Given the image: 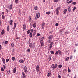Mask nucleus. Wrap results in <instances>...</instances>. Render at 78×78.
Instances as JSON below:
<instances>
[{
  "mask_svg": "<svg viewBox=\"0 0 78 78\" xmlns=\"http://www.w3.org/2000/svg\"><path fill=\"white\" fill-rule=\"evenodd\" d=\"M42 27L43 29L44 28V27H45V23L43 22L42 25Z\"/></svg>",
  "mask_w": 78,
  "mask_h": 78,
  "instance_id": "10",
  "label": "nucleus"
},
{
  "mask_svg": "<svg viewBox=\"0 0 78 78\" xmlns=\"http://www.w3.org/2000/svg\"><path fill=\"white\" fill-rule=\"evenodd\" d=\"M34 33H36V30H35L34 31Z\"/></svg>",
  "mask_w": 78,
  "mask_h": 78,
  "instance_id": "55",
  "label": "nucleus"
},
{
  "mask_svg": "<svg viewBox=\"0 0 78 78\" xmlns=\"http://www.w3.org/2000/svg\"><path fill=\"white\" fill-rule=\"evenodd\" d=\"M24 71L25 73H27V67L26 66H25L23 68Z\"/></svg>",
  "mask_w": 78,
  "mask_h": 78,
  "instance_id": "5",
  "label": "nucleus"
},
{
  "mask_svg": "<svg viewBox=\"0 0 78 78\" xmlns=\"http://www.w3.org/2000/svg\"><path fill=\"white\" fill-rule=\"evenodd\" d=\"M11 46L12 47H14V43H12L11 44Z\"/></svg>",
  "mask_w": 78,
  "mask_h": 78,
  "instance_id": "29",
  "label": "nucleus"
},
{
  "mask_svg": "<svg viewBox=\"0 0 78 78\" xmlns=\"http://www.w3.org/2000/svg\"><path fill=\"white\" fill-rule=\"evenodd\" d=\"M48 59H49V61H51V55H48Z\"/></svg>",
  "mask_w": 78,
  "mask_h": 78,
  "instance_id": "11",
  "label": "nucleus"
},
{
  "mask_svg": "<svg viewBox=\"0 0 78 78\" xmlns=\"http://www.w3.org/2000/svg\"><path fill=\"white\" fill-rule=\"evenodd\" d=\"M10 72V71H8L6 72V73L7 74H9Z\"/></svg>",
  "mask_w": 78,
  "mask_h": 78,
  "instance_id": "44",
  "label": "nucleus"
},
{
  "mask_svg": "<svg viewBox=\"0 0 78 78\" xmlns=\"http://www.w3.org/2000/svg\"><path fill=\"white\" fill-rule=\"evenodd\" d=\"M60 9V7H57L56 9V14L57 15H58L59 14V9Z\"/></svg>",
  "mask_w": 78,
  "mask_h": 78,
  "instance_id": "4",
  "label": "nucleus"
},
{
  "mask_svg": "<svg viewBox=\"0 0 78 78\" xmlns=\"http://www.w3.org/2000/svg\"><path fill=\"white\" fill-rule=\"evenodd\" d=\"M29 35L30 37H32V36H33V34H32V33H31V32H30V34Z\"/></svg>",
  "mask_w": 78,
  "mask_h": 78,
  "instance_id": "28",
  "label": "nucleus"
},
{
  "mask_svg": "<svg viewBox=\"0 0 78 78\" xmlns=\"http://www.w3.org/2000/svg\"><path fill=\"white\" fill-rule=\"evenodd\" d=\"M29 22H31V16H29Z\"/></svg>",
  "mask_w": 78,
  "mask_h": 78,
  "instance_id": "9",
  "label": "nucleus"
},
{
  "mask_svg": "<svg viewBox=\"0 0 78 78\" xmlns=\"http://www.w3.org/2000/svg\"><path fill=\"white\" fill-rule=\"evenodd\" d=\"M22 73L23 78H26V75H25V73H24V72H23Z\"/></svg>",
  "mask_w": 78,
  "mask_h": 78,
  "instance_id": "7",
  "label": "nucleus"
},
{
  "mask_svg": "<svg viewBox=\"0 0 78 78\" xmlns=\"http://www.w3.org/2000/svg\"><path fill=\"white\" fill-rule=\"evenodd\" d=\"M67 9H64L63 11V14H66V13L67 12Z\"/></svg>",
  "mask_w": 78,
  "mask_h": 78,
  "instance_id": "16",
  "label": "nucleus"
},
{
  "mask_svg": "<svg viewBox=\"0 0 78 78\" xmlns=\"http://www.w3.org/2000/svg\"><path fill=\"white\" fill-rule=\"evenodd\" d=\"M33 26L34 28H36V23H34L33 25Z\"/></svg>",
  "mask_w": 78,
  "mask_h": 78,
  "instance_id": "13",
  "label": "nucleus"
},
{
  "mask_svg": "<svg viewBox=\"0 0 78 78\" xmlns=\"http://www.w3.org/2000/svg\"><path fill=\"white\" fill-rule=\"evenodd\" d=\"M12 61H14L15 60V57H12Z\"/></svg>",
  "mask_w": 78,
  "mask_h": 78,
  "instance_id": "41",
  "label": "nucleus"
},
{
  "mask_svg": "<svg viewBox=\"0 0 78 78\" xmlns=\"http://www.w3.org/2000/svg\"><path fill=\"white\" fill-rule=\"evenodd\" d=\"M51 53L52 54V55H53V54H54L55 53H54V51H51Z\"/></svg>",
  "mask_w": 78,
  "mask_h": 78,
  "instance_id": "38",
  "label": "nucleus"
},
{
  "mask_svg": "<svg viewBox=\"0 0 78 78\" xmlns=\"http://www.w3.org/2000/svg\"><path fill=\"white\" fill-rule=\"evenodd\" d=\"M7 31H9V26L8 25L7 26Z\"/></svg>",
  "mask_w": 78,
  "mask_h": 78,
  "instance_id": "21",
  "label": "nucleus"
},
{
  "mask_svg": "<svg viewBox=\"0 0 78 78\" xmlns=\"http://www.w3.org/2000/svg\"><path fill=\"white\" fill-rule=\"evenodd\" d=\"M51 13V12H46V14L47 15H49V14H50Z\"/></svg>",
  "mask_w": 78,
  "mask_h": 78,
  "instance_id": "23",
  "label": "nucleus"
},
{
  "mask_svg": "<svg viewBox=\"0 0 78 78\" xmlns=\"http://www.w3.org/2000/svg\"><path fill=\"white\" fill-rule=\"evenodd\" d=\"M61 67H62V65H58V68L59 69H61Z\"/></svg>",
  "mask_w": 78,
  "mask_h": 78,
  "instance_id": "33",
  "label": "nucleus"
},
{
  "mask_svg": "<svg viewBox=\"0 0 78 78\" xmlns=\"http://www.w3.org/2000/svg\"><path fill=\"white\" fill-rule=\"evenodd\" d=\"M72 4L73 5H76V2H72Z\"/></svg>",
  "mask_w": 78,
  "mask_h": 78,
  "instance_id": "36",
  "label": "nucleus"
},
{
  "mask_svg": "<svg viewBox=\"0 0 78 78\" xmlns=\"http://www.w3.org/2000/svg\"><path fill=\"white\" fill-rule=\"evenodd\" d=\"M16 70H17V68H16V67H15L13 71V72L15 73L16 72Z\"/></svg>",
  "mask_w": 78,
  "mask_h": 78,
  "instance_id": "19",
  "label": "nucleus"
},
{
  "mask_svg": "<svg viewBox=\"0 0 78 78\" xmlns=\"http://www.w3.org/2000/svg\"><path fill=\"white\" fill-rule=\"evenodd\" d=\"M30 30H28V31L27 32V34H30Z\"/></svg>",
  "mask_w": 78,
  "mask_h": 78,
  "instance_id": "32",
  "label": "nucleus"
},
{
  "mask_svg": "<svg viewBox=\"0 0 78 78\" xmlns=\"http://www.w3.org/2000/svg\"><path fill=\"white\" fill-rule=\"evenodd\" d=\"M35 35H36V33H34L33 34V35L35 36Z\"/></svg>",
  "mask_w": 78,
  "mask_h": 78,
  "instance_id": "63",
  "label": "nucleus"
},
{
  "mask_svg": "<svg viewBox=\"0 0 78 78\" xmlns=\"http://www.w3.org/2000/svg\"><path fill=\"white\" fill-rule=\"evenodd\" d=\"M58 78H61V76L59 74L58 75Z\"/></svg>",
  "mask_w": 78,
  "mask_h": 78,
  "instance_id": "58",
  "label": "nucleus"
},
{
  "mask_svg": "<svg viewBox=\"0 0 78 78\" xmlns=\"http://www.w3.org/2000/svg\"><path fill=\"white\" fill-rule=\"evenodd\" d=\"M10 9L11 10L12 9V4H11L10 5Z\"/></svg>",
  "mask_w": 78,
  "mask_h": 78,
  "instance_id": "20",
  "label": "nucleus"
},
{
  "mask_svg": "<svg viewBox=\"0 0 78 78\" xmlns=\"http://www.w3.org/2000/svg\"><path fill=\"white\" fill-rule=\"evenodd\" d=\"M51 75V73H49L47 75V76L48 77H49V76H50Z\"/></svg>",
  "mask_w": 78,
  "mask_h": 78,
  "instance_id": "34",
  "label": "nucleus"
},
{
  "mask_svg": "<svg viewBox=\"0 0 78 78\" xmlns=\"http://www.w3.org/2000/svg\"><path fill=\"white\" fill-rule=\"evenodd\" d=\"M72 2H73V1H72V0H70L69 1L67 2V3H68V4L70 3H72Z\"/></svg>",
  "mask_w": 78,
  "mask_h": 78,
  "instance_id": "26",
  "label": "nucleus"
},
{
  "mask_svg": "<svg viewBox=\"0 0 78 78\" xmlns=\"http://www.w3.org/2000/svg\"><path fill=\"white\" fill-rule=\"evenodd\" d=\"M52 48V45L50 44L49 48L51 49Z\"/></svg>",
  "mask_w": 78,
  "mask_h": 78,
  "instance_id": "47",
  "label": "nucleus"
},
{
  "mask_svg": "<svg viewBox=\"0 0 78 78\" xmlns=\"http://www.w3.org/2000/svg\"><path fill=\"white\" fill-rule=\"evenodd\" d=\"M57 52L58 53H59L60 55H61V50H58L57 51Z\"/></svg>",
  "mask_w": 78,
  "mask_h": 78,
  "instance_id": "18",
  "label": "nucleus"
},
{
  "mask_svg": "<svg viewBox=\"0 0 78 78\" xmlns=\"http://www.w3.org/2000/svg\"><path fill=\"white\" fill-rule=\"evenodd\" d=\"M37 36H40V34L37 33Z\"/></svg>",
  "mask_w": 78,
  "mask_h": 78,
  "instance_id": "56",
  "label": "nucleus"
},
{
  "mask_svg": "<svg viewBox=\"0 0 78 78\" xmlns=\"http://www.w3.org/2000/svg\"><path fill=\"white\" fill-rule=\"evenodd\" d=\"M27 51H28V52H30V49H27Z\"/></svg>",
  "mask_w": 78,
  "mask_h": 78,
  "instance_id": "61",
  "label": "nucleus"
},
{
  "mask_svg": "<svg viewBox=\"0 0 78 78\" xmlns=\"http://www.w3.org/2000/svg\"><path fill=\"white\" fill-rule=\"evenodd\" d=\"M49 40H48V42L49 43H50L51 41H52V39H53V35H51L49 36L48 37V38Z\"/></svg>",
  "mask_w": 78,
  "mask_h": 78,
  "instance_id": "1",
  "label": "nucleus"
},
{
  "mask_svg": "<svg viewBox=\"0 0 78 78\" xmlns=\"http://www.w3.org/2000/svg\"><path fill=\"white\" fill-rule=\"evenodd\" d=\"M54 2H58V0H54Z\"/></svg>",
  "mask_w": 78,
  "mask_h": 78,
  "instance_id": "52",
  "label": "nucleus"
},
{
  "mask_svg": "<svg viewBox=\"0 0 78 78\" xmlns=\"http://www.w3.org/2000/svg\"><path fill=\"white\" fill-rule=\"evenodd\" d=\"M70 59H72V58H73V56H71L70 57Z\"/></svg>",
  "mask_w": 78,
  "mask_h": 78,
  "instance_id": "50",
  "label": "nucleus"
},
{
  "mask_svg": "<svg viewBox=\"0 0 78 78\" xmlns=\"http://www.w3.org/2000/svg\"><path fill=\"white\" fill-rule=\"evenodd\" d=\"M4 33H5V31L3 30H2V31L1 32V34L2 35H3V34H4Z\"/></svg>",
  "mask_w": 78,
  "mask_h": 78,
  "instance_id": "27",
  "label": "nucleus"
},
{
  "mask_svg": "<svg viewBox=\"0 0 78 78\" xmlns=\"http://www.w3.org/2000/svg\"><path fill=\"white\" fill-rule=\"evenodd\" d=\"M1 70L2 71V72H3L4 71V69H3V68L2 67L1 68Z\"/></svg>",
  "mask_w": 78,
  "mask_h": 78,
  "instance_id": "40",
  "label": "nucleus"
},
{
  "mask_svg": "<svg viewBox=\"0 0 78 78\" xmlns=\"http://www.w3.org/2000/svg\"><path fill=\"white\" fill-rule=\"evenodd\" d=\"M0 50H2V46L0 44Z\"/></svg>",
  "mask_w": 78,
  "mask_h": 78,
  "instance_id": "60",
  "label": "nucleus"
},
{
  "mask_svg": "<svg viewBox=\"0 0 78 78\" xmlns=\"http://www.w3.org/2000/svg\"><path fill=\"white\" fill-rule=\"evenodd\" d=\"M36 69V72H39V71H40V70H39V65H37L36 66V67L35 68Z\"/></svg>",
  "mask_w": 78,
  "mask_h": 78,
  "instance_id": "3",
  "label": "nucleus"
},
{
  "mask_svg": "<svg viewBox=\"0 0 78 78\" xmlns=\"http://www.w3.org/2000/svg\"><path fill=\"white\" fill-rule=\"evenodd\" d=\"M8 41H6L5 42V44H8Z\"/></svg>",
  "mask_w": 78,
  "mask_h": 78,
  "instance_id": "49",
  "label": "nucleus"
},
{
  "mask_svg": "<svg viewBox=\"0 0 78 78\" xmlns=\"http://www.w3.org/2000/svg\"><path fill=\"white\" fill-rule=\"evenodd\" d=\"M6 62H8V61H9V59L8 58H6Z\"/></svg>",
  "mask_w": 78,
  "mask_h": 78,
  "instance_id": "51",
  "label": "nucleus"
},
{
  "mask_svg": "<svg viewBox=\"0 0 78 78\" xmlns=\"http://www.w3.org/2000/svg\"><path fill=\"white\" fill-rule=\"evenodd\" d=\"M41 41H40V42H44L43 41H44V37H43L41 39Z\"/></svg>",
  "mask_w": 78,
  "mask_h": 78,
  "instance_id": "31",
  "label": "nucleus"
},
{
  "mask_svg": "<svg viewBox=\"0 0 78 78\" xmlns=\"http://www.w3.org/2000/svg\"><path fill=\"white\" fill-rule=\"evenodd\" d=\"M59 25V23H56L55 24V26L57 27V26H58Z\"/></svg>",
  "mask_w": 78,
  "mask_h": 78,
  "instance_id": "48",
  "label": "nucleus"
},
{
  "mask_svg": "<svg viewBox=\"0 0 78 78\" xmlns=\"http://www.w3.org/2000/svg\"><path fill=\"white\" fill-rule=\"evenodd\" d=\"M23 31H25L26 30V25L24 24L23 26Z\"/></svg>",
  "mask_w": 78,
  "mask_h": 78,
  "instance_id": "6",
  "label": "nucleus"
},
{
  "mask_svg": "<svg viewBox=\"0 0 78 78\" xmlns=\"http://www.w3.org/2000/svg\"><path fill=\"white\" fill-rule=\"evenodd\" d=\"M58 66V64H55L54 65V64H52L51 66V68L53 69H56V67H57Z\"/></svg>",
  "mask_w": 78,
  "mask_h": 78,
  "instance_id": "2",
  "label": "nucleus"
},
{
  "mask_svg": "<svg viewBox=\"0 0 78 78\" xmlns=\"http://www.w3.org/2000/svg\"><path fill=\"white\" fill-rule=\"evenodd\" d=\"M58 52L56 51L55 53V57L56 56H57V55H58Z\"/></svg>",
  "mask_w": 78,
  "mask_h": 78,
  "instance_id": "39",
  "label": "nucleus"
},
{
  "mask_svg": "<svg viewBox=\"0 0 78 78\" xmlns=\"http://www.w3.org/2000/svg\"><path fill=\"white\" fill-rule=\"evenodd\" d=\"M68 7H69V8L68 9V11L69 12H70V11H71V9H70V6H69Z\"/></svg>",
  "mask_w": 78,
  "mask_h": 78,
  "instance_id": "22",
  "label": "nucleus"
},
{
  "mask_svg": "<svg viewBox=\"0 0 78 78\" xmlns=\"http://www.w3.org/2000/svg\"><path fill=\"white\" fill-rule=\"evenodd\" d=\"M53 42H50V45H53Z\"/></svg>",
  "mask_w": 78,
  "mask_h": 78,
  "instance_id": "46",
  "label": "nucleus"
},
{
  "mask_svg": "<svg viewBox=\"0 0 78 78\" xmlns=\"http://www.w3.org/2000/svg\"><path fill=\"white\" fill-rule=\"evenodd\" d=\"M75 9H76V7H74V8L73 9V11H75Z\"/></svg>",
  "mask_w": 78,
  "mask_h": 78,
  "instance_id": "43",
  "label": "nucleus"
},
{
  "mask_svg": "<svg viewBox=\"0 0 78 78\" xmlns=\"http://www.w3.org/2000/svg\"><path fill=\"white\" fill-rule=\"evenodd\" d=\"M9 22L10 25H12V22H13V20H11L9 21Z\"/></svg>",
  "mask_w": 78,
  "mask_h": 78,
  "instance_id": "15",
  "label": "nucleus"
},
{
  "mask_svg": "<svg viewBox=\"0 0 78 78\" xmlns=\"http://www.w3.org/2000/svg\"><path fill=\"white\" fill-rule=\"evenodd\" d=\"M25 62V60H20L19 61V62H20V63H23V62Z\"/></svg>",
  "mask_w": 78,
  "mask_h": 78,
  "instance_id": "12",
  "label": "nucleus"
},
{
  "mask_svg": "<svg viewBox=\"0 0 78 78\" xmlns=\"http://www.w3.org/2000/svg\"><path fill=\"white\" fill-rule=\"evenodd\" d=\"M2 61L4 64H5V59L4 58H2Z\"/></svg>",
  "mask_w": 78,
  "mask_h": 78,
  "instance_id": "14",
  "label": "nucleus"
},
{
  "mask_svg": "<svg viewBox=\"0 0 78 78\" xmlns=\"http://www.w3.org/2000/svg\"><path fill=\"white\" fill-rule=\"evenodd\" d=\"M69 59V57H67L66 58V59H65L66 61H67Z\"/></svg>",
  "mask_w": 78,
  "mask_h": 78,
  "instance_id": "24",
  "label": "nucleus"
},
{
  "mask_svg": "<svg viewBox=\"0 0 78 78\" xmlns=\"http://www.w3.org/2000/svg\"><path fill=\"white\" fill-rule=\"evenodd\" d=\"M38 8L37 7V6H36V7H35L34 9H35V10H37Z\"/></svg>",
  "mask_w": 78,
  "mask_h": 78,
  "instance_id": "37",
  "label": "nucleus"
},
{
  "mask_svg": "<svg viewBox=\"0 0 78 78\" xmlns=\"http://www.w3.org/2000/svg\"><path fill=\"white\" fill-rule=\"evenodd\" d=\"M30 41H31V40L30 39H29L28 41L29 44H30Z\"/></svg>",
  "mask_w": 78,
  "mask_h": 78,
  "instance_id": "53",
  "label": "nucleus"
},
{
  "mask_svg": "<svg viewBox=\"0 0 78 78\" xmlns=\"http://www.w3.org/2000/svg\"><path fill=\"white\" fill-rule=\"evenodd\" d=\"M75 46H78V44H75Z\"/></svg>",
  "mask_w": 78,
  "mask_h": 78,
  "instance_id": "62",
  "label": "nucleus"
},
{
  "mask_svg": "<svg viewBox=\"0 0 78 78\" xmlns=\"http://www.w3.org/2000/svg\"><path fill=\"white\" fill-rule=\"evenodd\" d=\"M14 26H16V23H14Z\"/></svg>",
  "mask_w": 78,
  "mask_h": 78,
  "instance_id": "64",
  "label": "nucleus"
},
{
  "mask_svg": "<svg viewBox=\"0 0 78 78\" xmlns=\"http://www.w3.org/2000/svg\"><path fill=\"white\" fill-rule=\"evenodd\" d=\"M55 60H56V58H53V60L54 61H55Z\"/></svg>",
  "mask_w": 78,
  "mask_h": 78,
  "instance_id": "59",
  "label": "nucleus"
},
{
  "mask_svg": "<svg viewBox=\"0 0 78 78\" xmlns=\"http://www.w3.org/2000/svg\"><path fill=\"white\" fill-rule=\"evenodd\" d=\"M2 17L3 19H5V16H4V15H2Z\"/></svg>",
  "mask_w": 78,
  "mask_h": 78,
  "instance_id": "42",
  "label": "nucleus"
},
{
  "mask_svg": "<svg viewBox=\"0 0 78 78\" xmlns=\"http://www.w3.org/2000/svg\"><path fill=\"white\" fill-rule=\"evenodd\" d=\"M33 29H30V31H31V33H33Z\"/></svg>",
  "mask_w": 78,
  "mask_h": 78,
  "instance_id": "45",
  "label": "nucleus"
},
{
  "mask_svg": "<svg viewBox=\"0 0 78 78\" xmlns=\"http://www.w3.org/2000/svg\"><path fill=\"white\" fill-rule=\"evenodd\" d=\"M3 67H4V69H5V65H3Z\"/></svg>",
  "mask_w": 78,
  "mask_h": 78,
  "instance_id": "54",
  "label": "nucleus"
},
{
  "mask_svg": "<svg viewBox=\"0 0 78 78\" xmlns=\"http://www.w3.org/2000/svg\"><path fill=\"white\" fill-rule=\"evenodd\" d=\"M35 46V45H32V48H34V47Z\"/></svg>",
  "mask_w": 78,
  "mask_h": 78,
  "instance_id": "57",
  "label": "nucleus"
},
{
  "mask_svg": "<svg viewBox=\"0 0 78 78\" xmlns=\"http://www.w3.org/2000/svg\"><path fill=\"white\" fill-rule=\"evenodd\" d=\"M19 0H15V2L16 3V4H17L18 3V1Z\"/></svg>",
  "mask_w": 78,
  "mask_h": 78,
  "instance_id": "30",
  "label": "nucleus"
},
{
  "mask_svg": "<svg viewBox=\"0 0 78 78\" xmlns=\"http://www.w3.org/2000/svg\"><path fill=\"white\" fill-rule=\"evenodd\" d=\"M41 42V47L44 46V41H40Z\"/></svg>",
  "mask_w": 78,
  "mask_h": 78,
  "instance_id": "17",
  "label": "nucleus"
},
{
  "mask_svg": "<svg viewBox=\"0 0 78 78\" xmlns=\"http://www.w3.org/2000/svg\"><path fill=\"white\" fill-rule=\"evenodd\" d=\"M40 13H37L36 14V16L37 18H39L40 17Z\"/></svg>",
  "mask_w": 78,
  "mask_h": 78,
  "instance_id": "8",
  "label": "nucleus"
},
{
  "mask_svg": "<svg viewBox=\"0 0 78 78\" xmlns=\"http://www.w3.org/2000/svg\"><path fill=\"white\" fill-rule=\"evenodd\" d=\"M32 46H33V44L32 43H30L29 44V47L31 48V47H32Z\"/></svg>",
  "mask_w": 78,
  "mask_h": 78,
  "instance_id": "25",
  "label": "nucleus"
},
{
  "mask_svg": "<svg viewBox=\"0 0 78 78\" xmlns=\"http://www.w3.org/2000/svg\"><path fill=\"white\" fill-rule=\"evenodd\" d=\"M68 72H71V71L70 70V68H69V67H68Z\"/></svg>",
  "mask_w": 78,
  "mask_h": 78,
  "instance_id": "35",
  "label": "nucleus"
}]
</instances>
